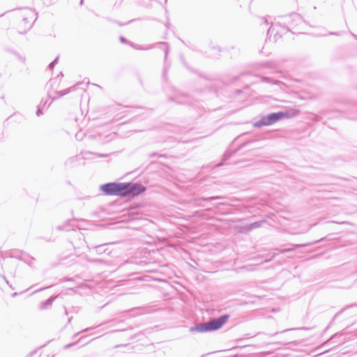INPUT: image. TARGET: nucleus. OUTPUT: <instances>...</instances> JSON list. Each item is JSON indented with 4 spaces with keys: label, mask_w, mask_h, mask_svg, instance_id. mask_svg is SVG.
I'll return each mask as SVG.
<instances>
[{
    "label": "nucleus",
    "mask_w": 357,
    "mask_h": 357,
    "mask_svg": "<svg viewBox=\"0 0 357 357\" xmlns=\"http://www.w3.org/2000/svg\"><path fill=\"white\" fill-rule=\"evenodd\" d=\"M221 205H227V204L226 202H220V203L216 204L214 206V207H215V208H219L220 206H221Z\"/></svg>",
    "instance_id": "obj_22"
},
{
    "label": "nucleus",
    "mask_w": 357,
    "mask_h": 357,
    "mask_svg": "<svg viewBox=\"0 0 357 357\" xmlns=\"http://www.w3.org/2000/svg\"><path fill=\"white\" fill-rule=\"evenodd\" d=\"M136 49L137 50H150L151 48H152V47L149 46L148 47H141L140 46H137V47H135Z\"/></svg>",
    "instance_id": "obj_23"
},
{
    "label": "nucleus",
    "mask_w": 357,
    "mask_h": 357,
    "mask_svg": "<svg viewBox=\"0 0 357 357\" xmlns=\"http://www.w3.org/2000/svg\"><path fill=\"white\" fill-rule=\"evenodd\" d=\"M260 78L262 82H266V83H268L271 84L277 85L281 89H282L283 87L286 86V84L284 82H282L278 79H273L271 77H266V76H261Z\"/></svg>",
    "instance_id": "obj_7"
},
{
    "label": "nucleus",
    "mask_w": 357,
    "mask_h": 357,
    "mask_svg": "<svg viewBox=\"0 0 357 357\" xmlns=\"http://www.w3.org/2000/svg\"><path fill=\"white\" fill-rule=\"evenodd\" d=\"M15 15L22 18L18 24V33L20 34H24L30 30L36 20L35 10L28 7L17 10Z\"/></svg>",
    "instance_id": "obj_1"
},
{
    "label": "nucleus",
    "mask_w": 357,
    "mask_h": 357,
    "mask_svg": "<svg viewBox=\"0 0 357 357\" xmlns=\"http://www.w3.org/2000/svg\"><path fill=\"white\" fill-rule=\"evenodd\" d=\"M71 89L72 88H68L67 89L63 90V91H56V93L58 94V97H62V96L69 93Z\"/></svg>",
    "instance_id": "obj_13"
},
{
    "label": "nucleus",
    "mask_w": 357,
    "mask_h": 357,
    "mask_svg": "<svg viewBox=\"0 0 357 357\" xmlns=\"http://www.w3.org/2000/svg\"><path fill=\"white\" fill-rule=\"evenodd\" d=\"M233 153L234 152H232V151H226L225 153V154L223 155V160L226 161V160H229L230 158V157L231 156Z\"/></svg>",
    "instance_id": "obj_15"
},
{
    "label": "nucleus",
    "mask_w": 357,
    "mask_h": 357,
    "mask_svg": "<svg viewBox=\"0 0 357 357\" xmlns=\"http://www.w3.org/2000/svg\"><path fill=\"white\" fill-rule=\"evenodd\" d=\"M102 245H98L96 246V250L98 254L102 253L103 251L102 250Z\"/></svg>",
    "instance_id": "obj_20"
},
{
    "label": "nucleus",
    "mask_w": 357,
    "mask_h": 357,
    "mask_svg": "<svg viewBox=\"0 0 357 357\" xmlns=\"http://www.w3.org/2000/svg\"><path fill=\"white\" fill-rule=\"evenodd\" d=\"M279 29H283L284 30L286 29L288 31V29L282 27L280 24L277 23L272 24L267 32V35L268 36L269 38L273 36V40L275 42H276L278 39L280 38L282 36L281 34H279Z\"/></svg>",
    "instance_id": "obj_6"
},
{
    "label": "nucleus",
    "mask_w": 357,
    "mask_h": 357,
    "mask_svg": "<svg viewBox=\"0 0 357 357\" xmlns=\"http://www.w3.org/2000/svg\"><path fill=\"white\" fill-rule=\"evenodd\" d=\"M58 60H59V56H57L52 62H51L49 66H48V68L50 69V70H52L54 67V66L58 62Z\"/></svg>",
    "instance_id": "obj_16"
},
{
    "label": "nucleus",
    "mask_w": 357,
    "mask_h": 357,
    "mask_svg": "<svg viewBox=\"0 0 357 357\" xmlns=\"http://www.w3.org/2000/svg\"><path fill=\"white\" fill-rule=\"evenodd\" d=\"M274 256H275V254H274V255H273L270 259H266L265 261H270V260H271V259Z\"/></svg>",
    "instance_id": "obj_31"
},
{
    "label": "nucleus",
    "mask_w": 357,
    "mask_h": 357,
    "mask_svg": "<svg viewBox=\"0 0 357 357\" xmlns=\"http://www.w3.org/2000/svg\"><path fill=\"white\" fill-rule=\"evenodd\" d=\"M124 183H107L102 185L100 188L107 195L123 197Z\"/></svg>",
    "instance_id": "obj_4"
},
{
    "label": "nucleus",
    "mask_w": 357,
    "mask_h": 357,
    "mask_svg": "<svg viewBox=\"0 0 357 357\" xmlns=\"http://www.w3.org/2000/svg\"><path fill=\"white\" fill-rule=\"evenodd\" d=\"M174 100L178 104H192V98L185 95L176 97Z\"/></svg>",
    "instance_id": "obj_9"
},
{
    "label": "nucleus",
    "mask_w": 357,
    "mask_h": 357,
    "mask_svg": "<svg viewBox=\"0 0 357 357\" xmlns=\"http://www.w3.org/2000/svg\"><path fill=\"white\" fill-rule=\"evenodd\" d=\"M160 45L165 47V58L166 59L167 56V54H168L167 44L166 43H161Z\"/></svg>",
    "instance_id": "obj_18"
},
{
    "label": "nucleus",
    "mask_w": 357,
    "mask_h": 357,
    "mask_svg": "<svg viewBox=\"0 0 357 357\" xmlns=\"http://www.w3.org/2000/svg\"><path fill=\"white\" fill-rule=\"evenodd\" d=\"M331 35H336L337 33H334V32H331L330 33Z\"/></svg>",
    "instance_id": "obj_34"
},
{
    "label": "nucleus",
    "mask_w": 357,
    "mask_h": 357,
    "mask_svg": "<svg viewBox=\"0 0 357 357\" xmlns=\"http://www.w3.org/2000/svg\"><path fill=\"white\" fill-rule=\"evenodd\" d=\"M55 298H56V297L51 296L48 299H47L45 301L42 302L40 305L39 309L41 310L47 309V307H49L50 306H51L52 305V303Z\"/></svg>",
    "instance_id": "obj_10"
},
{
    "label": "nucleus",
    "mask_w": 357,
    "mask_h": 357,
    "mask_svg": "<svg viewBox=\"0 0 357 357\" xmlns=\"http://www.w3.org/2000/svg\"><path fill=\"white\" fill-rule=\"evenodd\" d=\"M285 116H287V114L283 112L271 113L262 116L258 121L255 123L254 126L261 128L264 126H270Z\"/></svg>",
    "instance_id": "obj_3"
},
{
    "label": "nucleus",
    "mask_w": 357,
    "mask_h": 357,
    "mask_svg": "<svg viewBox=\"0 0 357 357\" xmlns=\"http://www.w3.org/2000/svg\"><path fill=\"white\" fill-rule=\"evenodd\" d=\"M93 328H92V327L87 328H86V329H84V330H82V331L81 332H79V333H77L76 334H75V335H74V336H73V337H77L79 333H84V332H86V331H91V330H92Z\"/></svg>",
    "instance_id": "obj_19"
},
{
    "label": "nucleus",
    "mask_w": 357,
    "mask_h": 357,
    "mask_svg": "<svg viewBox=\"0 0 357 357\" xmlns=\"http://www.w3.org/2000/svg\"><path fill=\"white\" fill-rule=\"evenodd\" d=\"M47 102H48V100H44L43 99V100H41L40 104V105H39V106L44 107H45V106L47 105V107H50V105H51L52 102H50V103H48V104H47Z\"/></svg>",
    "instance_id": "obj_17"
},
{
    "label": "nucleus",
    "mask_w": 357,
    "mask_h": 357,
    "mask_svg": "<svg viewBox=\"0 0 357 357\" xmlns=\"http://www.w3.org/2000/svg\"><path fill=\"white\" fill-rule=\"evenodd\" d=\"M56 229H59V230H64V229L63 228V227H62V226H58V227H56Z\"/></svg>",
    "instance_id": "obj_28"
},
{
    "label": "nucleus",
    "mask_w": 357,
    "mask_h": 357,
    "mask_svg": "<svg viewBox=\"0 0 357 357\" xmlns=\"http://www.w3.org/2000/svg\"><path fill=\"white\" fill-rule=\"evenodd\" d=\"M263 21H264V24L266 26H267V25L268 24V22L267 19H266V18H264H264H263Z\"/></svg>",
    "instance_id": "obj_26"
},
{
    "label": "nucleus",
    "mask_w": 357,
    "mask_h": 357,
    "mask_svg": "<svg viewBox=\"0 0 357 357\" xmlns=\"http://www.w3.org/2000/svg\"><path fill=\"white\" fill-rule=\"evenodd\" d=\"M120 40L122 43H126L127 42V40L124 37H122V36L120 37Z\"/></svg>",
    "instance_id": "obj_25"
},
{
    "label": "nucleus",
    "mask_w": 357,
    "mask_h": 357,
    "mask_svg": "<svg viewBox=\"0 0 357 357\" xmlns=\"http://www.w3.org/2000/svg\"><path fill=\"white\" fill-rule=\"evenodd\" d=\"M42 114H43V113H42V110H41V107H40V106H38V109H37V111H36V115H37L38 116H40Z\"/></svg>",
    "instance_id": "obj_21"
},
{
    "label": "nucleus",
    "mask_w": 357,
    "mask_h": 357,
    "mask_svg": "<svg viewBox=\"0 0 357 357\" xmlns=\"http://www.w3.org/2000/svg\"><path fill=\"white\" fill-rule=\"evenodd\" d=\"M83 3V0H81L80 3L82 4Z\"/></svg>",
    "instance_id": "obj_36"
},
{
    "label": "nucleus",
    "mask_w": 357,
    "mask_h": 357,
    "mask_svg": "<svg viewBox=\"0 0 357 357\" xmlns=\"http://www.w3.org/2000/svg\"><path fill=\"white\" fill-rule=\"evenodd\" d=\"M45 288H41V289H39L38 290H36L35 292H37V291H41L43 289H45Z\"/></svg>",
    "instance_id": "obj_32"
},
{
    "label": "nucleus",
    "mask_w": 357,
    "mask_h": 357,
    "mask_svg": "<svg viewBox=\"0 0 357 357\" xmlns=\"http://www.w3.org/2000/svg\"><path fill=\"white\" fill-rule=\"evenodd\" d=\"M26 357H37L35 354H31V355L26 356Z\"/></svg>",
    "instance_id": "obj_29"
},
{
    "label": "nucleus",
    "mask_w": 357,
    "mask_h": 357,
    "mask_svg": "<svg viewBox=\"0 0 357 357\" xmlns=\"http://www.w3.org/2000/svg\"><path fill=\"white\" fill-rule=\"evenodd\" d=\"M73 344H66V345L65 346V348H66V349H68V348L70 347H71L72 345H73Z\"/></svg>",
    "instance_id": "obj_27"
},
{
    "label": "nucleus",
    "mask_w": 357,
    "mask_h": 357,
    "mask_svg": "<svg viewBox=\"0 0 357 357\" xmlns=\"http://www.w3.org/2000/svg\"><path fill=\"white\" fill-rule=\"evenodd\" d=\"M307 245H308V244H293L291 245L290 248L280 250V253H282V254L286 253V252L294 250L296 248H303V247H306Z\"/></svg>",
    "instance_id": "obj_11"
},
{
    "label": "nucleus",
    "mask_w": 357,
    "mask_h": 357,
    "mask_svg": "<svg viewBox=\"0 0 357 357\" xmlns=\"http://www.w3.org/2000/svg\"><path fill=\"white\" fill-rule=\"evenodd\" d=\"M229 316L225 314L216 319H211L207 322L197 324L190 328V332L206 333L220 328L228 320Z\"/></svg>",
    "instance_id": "obj_2"
},
{
    "label": "nucleus",
    "mask_w": 357,
    "mask_h": 357,
    "mask_svg": "<svg viewBox=\"0 0 357 357\" xmlns=\"http://www.w3.org/2000/svg\"><path fill=\"white\" fill-rule=\"evenodd\" d=\"M17 295V293H14V294H13V295H12V296H13V297H15V296H16Z\"/></svg>",
    "instance_id": "obj_33"
},
{
    "label": "nucleus",
    "mask_w": 357,
    "mask_h": 357,
    "mask_svg": "<svg viewBox=\"0 0 357 357\" xmlns=\"http://www.w3.org/2000/svg\"><path fill=\"white\" fill-rule=\"evenodd\" d=\"M204 201H207L206 199V198L200 197V198L195 199L194 203L197 206H204V205L203 204L202 202H204Z\"/></svg>",
    "instance_id": "obj_12"
},
{
    "label": "nucleus",
    "mask_w": 357,
    "mask_h": 357,
    "mask_svg": "<svg viewBox=\"0 0 357 357\" xmlns=\"http://www.w3.org/2000/svg\"><path fill=\"white\" fill-rule=\"evenodd\" d=\"M263 66H264V67H266V68L269 67V66H268V63H264V64H263Z\"/></svg>",
    "instance_id": "obj_30"
},
{
    "label": "nucleus",
    "mask_w": 357,
    "mask_h": 357,
    "mask_svg": "<svg viewBox=\"0 0 357 357\" xmlns=\"http://www.w3.org/2000/svg\"><path fill=\"white\" fill-rule=\"evenodd\" d=\"M123 197L136 196L146 190V187L138 183H124Z\"/></svg>",
    "instance_id": "obj_5"
},
{
    "label": "nucleus",
    "mask_w": 357,
    "mask_h": 357,
    "mask_svg": "<svg viewBox=\"0 0 357 357\" xmlns=\"http://www.w3.org/2000/svg\"><path fill=\"white\" fill-rule=\"evenodd\" d=\"M2 278H3L4 281L6 282V284H8V285H9V287H10V288H12V289H13L12 286L9 284V282H8V280L6 278V277H5V276H2Z\"/></svg>",
    "instance_id": "obj_24"
},
{
    "label": "nucleus",
    "mask_w": 357,
    "mask_h": 357,
    "mask_svg": "<svg viewBox=\"0 0 357 357\" xmlns=\"http://www.w3.org/2000/svg\"><path fill=\"white\" fill-rule=\"evenodd\" d=\"M225 197L222 196H213L206 197V200L212 201V200H218V199H224Z\"/></svg>",
    "instance_id": "obj_14"
},
{
    "label": "nucleus",
    "mask_w": 357,
    "mask_h": 357,
    "mask_svg": "<svg viewBox=\"0 0 357 357\" xmlns=\"http://www.w3.org/2000/svg\"><path fill=\"white\" fill-rule=\"evenodd\" d=\"M265 223V220H260L257 221L253 223H251L250 225H245L243 229L241 230L242 232L248 233L253 229H255L257 228H259L262 226V225Z\"/></svg>",
    "instance_id": "obj_8"
},
{
    "label": "nucleus",
    "mask_w": 357,
    "mask_h": 357,
    "mask_svg": "<svg viewBox=\"0 0 357 357\" xmlns=\"http://www.w3.org/2000/svg\"><path fill=\"white\" fill-rule=\"evenodd\" d=\"M350 307H357V304L352 305H351Z\"/></svg>",
    "instance_id": "obj_35"
}]
</instances>
